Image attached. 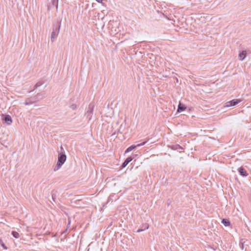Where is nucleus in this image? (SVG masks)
I'll use <instances>...</instances> for the list:
<instances>
[{"instance_id":"obj_1","label":"nucleus","mask_w":251,"mask_h":251,"mask_svg":"<svg viewBox=\"0 0 251 251\" xmlns=\"http://www.w3.org/2000/svg\"><path fill=\"white\" fill-rule=\"evenodd\" d=\"M66 160V155L64 153H59L58 157V161L56 165L54 168V171H56L59 170L62 165L65 163Z\"/></svg>"},{"instance_id":"obj_2","label":"nucleus","mask_w":251,"mask_h":251,"mask_svg":"<svg viewBox=\"0 0 251 251\" xmlns=\"http://www.w3.org/2000/svg\"><path fill=\"white\" fill-rule=\"evenodd\" d=\"M60 28V23H58L57 26L53 28V31L51 35V40L52 42L54 41V39L58 36Z\"/></svg>"},{"instance_id":"obj_3","label":"nucleus","mask_w":251,"mask_h":251,"mask_svg":"<svg viewBox=\"0 0 251 251\" xmlns=\"http://www.w3.org/2000/svg\"><path fill=\"white\" fill-rule=\"evenodd\" d=\"M93 112V106L91 105H89L88 110L86 112V113L85 114V116L87 119H88V121H90L92 117Z\"/></svg>"},{"instance_id":"obj_4","label":"nucleus","mask_w":251,"mask_h":251,"mask_svg":"<svg viewBox=\"0 0 251 251\" xmlns=\"http://www.w3.org/2000/svg\"><path fill=\"white\" fill-rule=\"evenodd\" d=\"M242 100L240 99H234L231 100H230L229 101H227L226 103V107H230L235 106L237 104H238L239 103L241 102Z\"/></svg>"},{"instance_id":"obj_5","label":"nucleus","mask_w":251,"mask_h":251,"mask_svg":"<svg viewBox=\"0 0 251 251\" xmlns=\"http://www.w3.org/2000/svg\"><path fill=\"white\" fill-rule=\"evenodd\" d=\"M147 142H143L140 144H138L136 145H132L130 147H129L126 151V152L127 153V152H129L130 151H131L132 150H133V149H134L135 148H136V147H140V146H143Z\"/></svg>"},{"instance_id":"obj_6","label":"nucleus","mask_w":251,"mask_h":251,"mask_svg":"<svg viewBox=\"0 0 251 251\" xmlns=\"http://www.w3.org/2000/svg\"><path fill=\"white\" fill-rule=\"evenodd\" d=\"M3 119L4 120L5 123H6V124L8 125H10L12 123V118L8 115H5Z\"/></svg>"},{"instance_id":"obj_7","label":"nucleus","mask_w":251,"mask_h":251,"mask_svg":"<svg viewBox=\"0 0 251 251\" xmlns=\"http://www.w3.org/2000/svg\"><path fill=\"white\" fill-rule=\"evenodd\" d=\"M238 172L240 175L243 176H248V173L247 171L242 167H241L238 169Z\"/></svg>"},{"instance_id":"obj_8","label":"nucleus","mask_w":251,"mask_h":251,"mask_svg":"<svg viewBox=\"0 0 251 251\" xmlns=\"http://www.w3.org/2000/svg\"><path fill=\"white\" fill-rule=\"evenodd\" d=\"M172 149L176 150L179 152H182L183 149L179 145H173L171 146Z\"/></svg>"},{"instance_id":"obj_9","label":"nucleus","mask_w":251,"mask_h":251,"mask_svg":"<svg viewBox=\"0 0 251 251\" xmlns=\"http://www.w3.org/2000/svg\"><path fill=\"white\" fill-rule=\"evenodd\" d=\"M186 108V107L184 105L181 104V103L180 102L178 105V108L177 110V112H180L182 111H184Z\"/></svg>"},{"instance_id":"obj_10","label":"nucleus","mask_w":251,"mask_h":251,"mask_svg":"<svg viewBox=\"0 0 251 251\" xmlns=\"http://www.w3.org/2000/svg\"><path fill=\"white\" fill-rule=\"evenodd\" d=\"M132 160V158L131 157H128L127 158L125 161L124 162V163H123L122 166L123 168H125L126 167L127 165L131 161V160Z\"/></svg>"},{"instance_id":"obj_11","label":"nucleus","mask_w":251,"mask_h":251,"mask_svg":"<svg viewBox=\"0 0 251 251\" xmlns=\"http://www.w3.org/2000/svg\"><path fill=\"white\" fill-rule=\"evenodd\" d=\"M246 56V51H243L242 52L240 53L239 54V57L240 58V60L242 61L243 60Z\"/></svg>"},{"instance_id":"obj_12","label":"nucleus","mask_w":251,"mask_h":251,"mask_svg":"<svg viewBox=\"0 0 251 251\" xmlns=\"http://www.w3.org/2000/svg\"><path fill=\"white\" fill-rule=\"evenodd\" d=\"M222 223L226 226H228L230 224V222L229 221V220H227V219H223L222 220Z\"/></svg>"},{"instance_id":"obj_13","label":"nucleus","mask_w":251,"mask_h":251,"mask_svg":"<svg viewBox=\"0 0 251 251\" xmlns=\"http://www.w3.org/2000/svg\"><path fill=\"white\" fill-rule=\"evenodd\" d=\"M12 235L15 238H18L19 237V234L17 232H16V231H12Z\"/></svg>"},{"instance_id":"obj_14","label":"nucleus","mask_w":251,"mask_h":251,"mask_svg":"<svg viewBox=\"0 0 251 251\" xmlns=\"http://www.w3.org/2000/svg\"><path fill=\"white\" fill-rule=\"evenodd\" d=\"M33 103V101H30L29 100H26L25 101V105H27L31 104H32Z\"/></svg>"},{"instance_id":"obj_15","label":"nucleus","mask_w":251,"mask_h":251,"mask_svg":"<svg viewBox=\"0 0 251 251\" xmlns=\"http://www.w3.org/2000/svg\"><path fill=\"white\" fill-rule=\"evenodd\" d=\"M0 242H1V245L3 247V248L4 249L6 250L7 249V247L5 246L4 244L2 242L1 240H0Z\"/></svg>"},{"instance_id":"obj_16","label":"nucleus","mask_w":251,"mask_h":251,"mask_svg":"<svg viewBox=\"0 0 251 251\" xmlns=\"http://www.w3.org/2000/svg\"><path fill=\"white\" fill-rule=\"evenodd\" d=\"M70 107L73 110H75L76 108V105L75 104H72V105H71Z\"/></svg>"},{"instance_id":"obj_17","label":"nucleus","mask_w":251,"mask_h":251,"mask_svg":"<svg viewBox=\"0 0 251 251\" xmlns=\"http://www.w3.org/2000/svg\"><path fill=\"white\" fill-rule=\"evenodd\" d=\"M41 84H38V83L36 84L34 86V88H37L38 87L40 86Z\"/></svg>"},{"instance_id":"obj_18","label":"nucleus","mask_w":251,"mask_h":251,"mask_svg":"<svg viewBox=\"0 0 251 251\" xmlns=\"http://www.w3.org/2000/svg\"><path fill=\"white\" fill-rule=\"evenodd\" d=\"M99 3H101L103 0H96Z\"/></svg>"},{"instance_id":"obj_19","label":"nucleus","mask_w":251,"mask_h":251,"mask_svg":"<svg viewBox=\"0 0 251 251\" xmlns=\"http://www.w3.org/2000/svg\"><path fill=\"white\" fill-rule=\"evenodd\" d=\"M52 1H53V2H57V0H52Z\"/></svg>"},{"instance_id":"obj_20","label":"nucleus","mask_w":251,"mask_h":251,"mask_svg":"<svg viewBox=\"0 0 251 251\" xmlns=\"http://www.w3.org/2000/svg\"><path fill=\"white\" fill-rule=\"evenodd\" d=\"M143 231V230H142V229H139V230H138L137 231V232H140V231Z\"/></svg>"},{"instance_id":"obj_21","label":"nucleus","mask_w":251,"mask_h":251,"mask_svg":"<svg viewBox=\"0 0 251 251\" xmlns=\"http://www.w3.org/2000/svg\"><path fill=\"white\" fill-rule=\"evenodd\" d=\"M70 221H69L68 223V225H70Z\"/></svg>"}]
</instances>
